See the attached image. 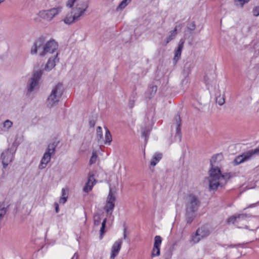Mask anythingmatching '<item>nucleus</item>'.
<instances>
[{"label":"nucleus","mask_w":259,"mask_h":259,"mask_svg":"<svg viewBox=\"0 0 259 259\" xmlns=\"http://www.w3.org/2000/svg\"><path fill=\"white\" fill-rule=\"evenodd\" d=\"M221 155L213 156L210 159L211 167L209 170V176L207 177L209 191H215L219 187H223L231 178L236 176L235 172L222 174L218 166L217 160Z\"/></svg>","instance_id":"obj_1"},{"label":"nucleus","mask_w":259,"mask_h":259,"mask_svg":"<svg viewBox=\"0 0 259 259\" xmlns=\"http://www.w3.org/2000/svg\"><path fill=\"white\" fill-rule=\"evenodd\" d=\"M58 48L57 43L54 40L46 42L44 37H40L34 42L30 50L32 55L38 54L40 57H44L48 54H53Z\"/></svg>","instance_id":"obj_2"},{"label":"nucleus","mask_w":259,"mask_h":259,"mask_svg":"<svg viewBox=\"0 0 259 259\" xmlns=\"http://www.w3.org/2000/svg\"><path fill=\"white\" fill-rule=\"evenodd\" d=\"M186 221L191 224L195 217L196 212L201 204L198 196L193 193L188 194L185 198Z\"/></svg>","instance_id":"obj_3"},{"label":"nucleus","mask_w":259,"mask_h":259,"mask_svg":"<svg viewBox=\"0 0 259 259\" xmlns=\"http://www.w3.org/2000/svg\"><path fill=\"white\" fill-rule=\"evenodd\" d=\"M63 94L62 84L58 83L52 90L51 94L48 98V104L53 107L57 103Z\"/></svg>","instance_id":"obj_4"},{"label":"nucleus","mask_w":259,"mask_h":259,"mask_svg":"<svg viewBox=\"0 0 259 259\" xmlns=\"http://www.w3.org/2000/svg\"><path fill=\"white\" fill-rule=\"evenodd\" d=\"M87 10V6L84 5L82 10L74 9L72 12L67 14L64 19L65 24H71L78 21L80 17L83 16Z\"/></svg>","instance_id":"obj_5"},{"label":"nucleus","mask_w":259,"mask_h":259,"mask_svg":"<svg viewBox=\"0 0 259 259\" xmlns=\"http://www.w3.org/2000/svg\"><path fill=\"white\" fill-rule=\"evenodd\" d=\"M259 154V146L255 149L250 150L244 152L236 157L234 160V165H237L245 161L250 160L254 155Z\"/></svg>","instance_id":"obj_6"},{"label":"nucleus","mask_w":259,"mask_h":259,"mask_svg":"<svg viewBox=\"0 0 259 259\" xmlns=\"http://www.w3.org/2000/svg\"><path fill=\"white\" fill-rule=\"evenodd\" d=\"M210 232L211 231L209 227L203 226L196 230L195 234L191 236V241L194 243H197L201 239L208 236Z\"/></svg>","instance_id":"obj_7"},{"label":"nucleus","mask_w":259,"mask_h":259,"mask_svg":"<svg viewBox=\"0 0 259 259\" xmlns=\"http://www.w3.org/2000/svg\"><path fill=\"white\" fill-rule=\"evenodd\" d=\"M56 146L55 143H51L48 145L47 151L44 153L39 165V169H43L46 167L51 160V155L55 152Z\"/></svg>","instance_id":"obj_8"},{"label":"nucleus","mask_w":259,"mask_h":259,"mask_svg":"<svg viewBox=\"0 0 259 259\" xmlns=\"http://www.w3.org/2000/svg\"><path fill=\"white\" fill-rule=\"evenodd\" d=\"M61 11V7L54 8L39 12V17L44 20L50 21Z\"/></svg>","instance_id":"obj_9"},{"label":"nucleus","mask_w":259,"mask_h":259,"mask_svg":"<svg viewBox=\"0 0 259 259\" xmlns=\"http://www.w3.org/2000/svg\"><path fill=\"white\" fill-rule=\"evenodd\" d=\"M14 153L15 150L12 148H11L5 150L2 153L1 159L2 160V163L4 168H6L9 164L13 161Z\"/></svg>","instance_id":"obj_10"},{"label":"nucleus","mask_w":259,"mask_h":259,"mask_svg":"<svg viewBox=\"0 0 259 259\" xmlns=\"http://www.w3.org/2000/svg\"><path fill=\"white\" fill-rule=\"evenodd\" d=\"M115 197L113 195L111 190L110 191L106 205L105 206V210L106 212L109 215H112L113 210L115 207Z\"/></svg>","instance_id":"obj_11"},{"label":"nucleus","mask_w":259,"mask_h":259,"mask_svg":"<svg viewBox=\"0 0 259 259\" xmlns=\"http://www.w3.org/2000/svg\"><path fill=\"white\" fill-rule=\"evenodd\" d=\"M41 75V70L36 71L33 72L32 76L30 79L29 87L28 89V92H31L33 91L35 87L37 85Z\"/></svg>","instance_id":"obj_12"},{"label":"nucleus","mask_w":259,"mask_h":259,"mask_svg":"<svg viewBox=\"0 0 259 259\" xmlns=\"http://www.w3.org/2000/svg\"><path fill=\"white\" fill-rule=\"evenodd\" d=\"M122 244V239H119L114 243L111 247L110 259H115L117 256L121 249Z\"/></svg>","instance_id":"obj_13"},{"label":"nucleus","mask_w":259,"mask_h":259,"mask_svg":"<svg viewBox=\"0 0 259 259\" xmlns=\"http://www.w3.org/2000/svg\"><path fill=\"white\" fill-rule=\"evenodd\" d=\"M162 242V238L160 236H156L154 238V246L152 251L151 256H157L160 255V248Z\"/></svg>","instance_id":"obj_14"},{"label":"nucleus","mask_w":259,"mask_h":259,"mask_svg":"<svg viewBox=\"0 0 259 259\" xmlns=\"http://www.w3.org/2000/svg\"><path fill=\"white\" fill-rule=\"evenodd\" d=\"M96 181L94 178V175L92 172L89 174L88 180L86 183L83 190L84 192L88 193L92 190L94 185L96 184Z\"/></svg>","instance_id":"obj_15"},{"label":"nucleus","mask_w":259,"mask_h":259,"mask_svg":"<svg viewBox=\"0 0 259 259\" xmlns=\"http://www.w3.org/2000/svg\"><path fill=\"white\" fill-rule=\"evenodd\" d=\"M75 4L74 9L82 10L84 5L87 6V9L88 8V4L87 1L83 0H68L66 3V6L69 8H72Z\"/></svg>","instance_id":"obj_16"},{"label":"nucleus","mask_w":259,"mask_h":259,"mask_svg":"<svg viewBox=\"0 0 259 259\" xmlns=\"http://www.w3.org/2000/svg\"><path fill=\"white\" fill-rule=\"evenodd\" d=\"M58 55V54L56 53L54 57L49 58L45 67V70L50 71L56 66V62L59 61Z\"/></svg>","instance_id":"obj_17"},{"label":"nucleus","mask_w":259,"mask_h":259,"mask_svg":"<svg viewBox=\"0 0 259 259\" xmlns=\"http://www.w3.org/2000/svg\"><path fill=\"white\" fill-rule=\"evenodd\" d=\"M176 123L177 124L176 133L175 137L178 138L179 142H181L182 139V135L181 133V119L180 115H177L175 116Z\"/></svg>","instance_id":"obj_18"},{"label":"nucleus","mask_w":259,"mask_h":259,"mask_svg":"<svg viewBox=\"0 0 259 259\" xmlns=\"http://www.w3.org/2000/svg\"><path fill=\"white\" fill-rule=\"evenodd\" d=\"M185 41L183 39H181L178 45L177 49L175 51V56L174 58V61L176 63L180 59L182 50L184 48V44Z\"/></svg>","instance_id":"obj_19"},{"label":"nucleus","mask_w":259,"mask_h":259,"mask_svg":"<svg viewBox=\"0 0 259 259\" xmlns=\"http://www.w3.org/2000/svg\"><path fill=\"white\" fill-rule=\"evenodd\" d=\"M177 26L173 30L169 31L168 36L165 38V45L168 44L171 40L174 39L177 34Z\"/></svg>","instance_id":"obj_20"},{"label":"nucleus","mask_w":259,"mask_h":259,"mask_svg":"<svg viewBox=\"0 0 259 259\" xmlns=\"http://www.w3.org/2000/svg\"><path fill=\"white\" fill-rule=\"evenodd\" d=\"M162 154L161 153H156L153 156L150 161V165L154 166L161 159Z\"/></svg>","instance_id":"obj_21"},{"label":"nucleus","mask_w":259,"mask_h":259,"mask_svg":"<svg viewBox=\"0 0 259 259\" xmlns=\"http://www.w3.org/2000/svg\"><path fill=\"white\" fill-rule=\"evenodd\" d=\"M105 130H106V133H105V140L104 141V143L106 144H108V145H110L112 140V136H111V135L110 134L109 130L107 127H105Z\"/></svg>","instance_id":"obj_22"},{"label":"nucleus","mask_w":259,"mask_h":259,"mask_svg":"<svg viewBox=\"0 0 259 259\" xmlns=\"http://www.w3.org/2000/svg\"><path fill=\"white\" fill-rule=\"evenodd\" d=\"M13 125V122L11 120L7 119L5 120L3 123V131H6L9 130Z\"/></svg>","instance_id":"obj_23"},{"label":"nucleus","mask_w":259,"mask_h":259,"mask_svg":"<svg viewBox=\"0 0 259 259\" xmlns=\"http://www.w3.org/2000/svg\"><path fill=\"white\" fill-rule=\"evenodd\" d=\"M96 132L97 141L99 143L101 142L103 139V134L101 126H99L97 127Z\"/></svg>","instance_id":"obj_24"},{"label":"nucleus","mask_w":259,"mask_h":259,"mask_svg":"<svg viewBox=\"0 0 259 259\" xmlns=\"http://www.w3.org/2000/svg\"><path fill=\"white\" fill-rule=\"evenodd\" d=\"M131 1V0H123L117 7V11L124 9Z\"/></svg>","instance_id":"obj_25"},{"label":"nucleus","mask_w":259,"mask_h":259,"mask_svg":"<svg viewBox=\"0 0 259 259\" xmlns=\"http://www.w3.org/2000/svg\"><path fill=\"white\" fill-rule=\"evenodd\" d=\"M142 132V136L145 138V140H147L148 138L149 133L151 130V127H146L143 128Z\"/></svg>","instance_id":"obj_26"},{"label":"nucleus","mask_w":259,"mask_h":259,"mask_svg":"<svg viewBox=\"0 0 259 259\" xmlns=\"http://www.w3.org/2000/svg\"><path fill=\"white\" fill-rule=\"evenodd\" d=\"M101 220V218L99 213L94 215V223L95 226H99Z\"/></svg>","instance_id":"obj_27"},{"label":"nucleus","mask_w":259,"mask_h":259,"mask_svg":"<svg viewBox=\"0 0 259 259\" xmlns=\"http://www.w3.org/2000/svg\"><path fill=\"white\" fill-rule=\"evenodd\" d=\"M107 219H105L102 223V226L100 229V239H102L103 237V235L105 233V228L106 227V223Z\"/></svg>","instance_id":"obj_28"},{"label":"nucleus","mask_w":259,"mask_h":259,"mask_svg":"<svg viewBox=\"0 0 259 259\" xmlns=\"http://www.w3.org/2000/svg\"><path fill=\"white\" fill-rule=\"evenodd\" d=\"M97 158V154L96 151H93L92 152V156L90 158L89 163L90 165H92L95 163H96Z\"/></svg>","instance_id":"obj_29"},{"label":"nucleus","mask_w":259,"mask_h":259,"mask_svg":"<svg viewBox=\"0 0 259 259\" xmlns=\"http://www.w3.org/2000/svg\"><path fill=\"white\" fill-rule=\"evenodd\" d=\"M7 212V209L2 204H0V220L4 217Z\"/></svg>","instance_id":"obj_30"},{"label":"nucleus","mask_w":259,"mask_h":259,"mask_svg":"<svg viewBox=\"0 0 259 259\" xmlns=\"http://www.w3.org/2000/svg\"><path fill=\"white\" fill-rule=\"evenodd\" d=\"M242 214H239L237 216H233L232 217H230V218H229L228 219L227 222L228 223H232L234 224L236 222V219L240 218L241 217V216H242Z\"/></svg>","instance_id":"obj_31"},{"label":"nucleus","mask_w":259,"mask_h":259,"mask_svg":"<svg viewBox=\"0 0 259 259\" xmlns=\"http://www.w3.org/2000/svg\"><path fill=\"white\" fill-rule=\"evenodd\" d=\"M216 102L220 105H222L225 103V99L223 97H218L216 99Z\"/></svg>","instance_id":"obj_32"},{"label":"nucleus","mask_w":259,"mask_h":259,"mask_svg":"<svg viewBox=\"0 0 259 259\" xmlns=\"http://www.w3.org/2000/svg\"><path fill=\"white\" fill-rule=\"evenodd\" d=\"M157 90V88L156 85H152L150 86V94L151 95H154L156 93Z\"/></svg>","instance_id":"obj_33"},{"label":"nucleus","mask_w":259,"mask_h":259,"mask_svg":"<svg viewBox=\"0 0 259 259\" xmlns=\"http://www.w3.org/2000/svg\"><path fill=\"white\" fill-rule=\"evenodd\" d=\"M253 15L254 16H259V6L254 7L252 10Z\"/></svg>","instance_id":"obj_34"},{"label":"nucleus","mask_w":259,"mask_h":259,"mask_svg":"<svg viewBox=\"0 0 259 259\" xmlns=\"http://www.w3.org/2000/svg\"><path fill=\"white\" fill-rule=\"evenodd\" d=\"M204 81L206 84H208L210 83L212 81V80L211 78H210L207 75H206L204 76Z\"/></svg>","instance_id":"obj_35"},{"label":"nucleus","mask_w":259,"mask_h":259,"mask_svg":"<svg viewBox=\"0 0 259 259\" xmlns=\"http://www.w3.org/2000/svg\"><path fill=\"white\" fill-rule=\"evenodd\" d=\"M123 237L124 239H125L127 237V227L125 225H123Z\"/></svg>","instance_id":"obj_36"},{"label":"nucleus","mask_w":259,"mask_h":259,"mask_svg":"<svg viewBox=\"0 0 259 259\" xmlns=\"http://www.w3.org/2000/svg\"><path fill=\"white\" fill-rule=\"evenodd\" d=\"M250 0H235L236 2H239V4L243 7L244 4L248 3Z\"/></svg>","instance_id":"obj_37"},{"label":"nucleus","mask_w":259,"mask_h":259,"mask_svg":"<svg viewBox=\"0 0 259 259\" xmlns=\"http://www.w3.org/2000/svg\"><path fill=\"white\" fill-rule=\"evenodd\" d=\"M135 101L133 99H130L128 102V107L130 108H133L135 105Z\"/></svg>","instance_id":"obj_38"},{"label":"nucleus","mask_w":259,"mask_h":259,"mask_svg":"<svg viewBox=\"0 0 259 259\" xmlns=\"http://www.w3.org/2000/svg\"><path fill=\"white\" fill-rule=\"evenodd\" d=\"M196 26L194 22H192L190 26L188 27V29L191 30H194L195 29Z\"/></svg>","instance_id":"obj_39"},{"label":"nucleus","mask_w":259,"mask_h":259,"mask_svg":"<svg viewBox=\"0 0 259 259\" xmlns=\"http://www.w3.org/2000/svg\"><path fill=\"white\" fill-rule=\"evenodd\" d=\"M67 197H61L59 199V203L64 204L67 201Z\"/></svg>","instance_id":"obj_40"},{"label":"nucleus","mask_w":259,"mask_h":259,"mask_svg":"<svg viewBox=\"0 0 259 259\" xmlns=\"http://www.w3.org/2000/svg\"><path fill=\"white\" fill-rule=\"evenodd\" d=\"M62 197H67V194L64 188L62 189Z\"/></svg>","instance_id":"obj_41"},{"label":"nucleus","mask_w":259,"mask_h":259,"mask_svg":"<svg viewBox=\"0 0 259 259\" xmlns=\"http://www.w3.org/2000/svg\"><path fill=\"white\" fill-rule=\"evenodd\" d=\"M191 65H192V63H190L189 64V62H187L185 65V68H189V71H190V68L193 67V66H191Z\"/></svg>","instance_id":"obj_42"},{"label":"nucleus","mask_w":259,"mask_h":259,"mask_svg":"<svg viewBox=\"0 0 259 259\" xmlns=\"http://www.w3.org/2000/svg\"><path fill=\"white\" fill-rule=\"evenodd\" d=\"M54 205H55V206L56 212L58 213L59 212V204H58V203H55Z\"/></svg>","instance_id":"obj_43"},{"label":"nucleus","mask_w":259,"mask_h":259,"mask_svg":"<svg viewBox=\"0 0 259 259\" xmlns=\"http://www.w3.org/2000/svg\"><path fill=\"white\" fill-rule=\"evenodd\" d=\"M90 125L92 127H94L95 125V122L94 120H91L90 121Z\"/></svg>","instance_id":"obj_44"},{"label":"nucleus","mask_w":259,"mask_h":259,"mask_svg":"<svg viewBox=\"0 0 259 259\" xmlns=\"http://www.w3.org/2000/svg\"><path fill=\"white\" fill-rule=\"evenodd\" d=\"M256 205L255 203H254V204H250L248 207V208H250V207H253V206H255Z\"/></svg>","instance_id":"obj_45"}]
</instances>
